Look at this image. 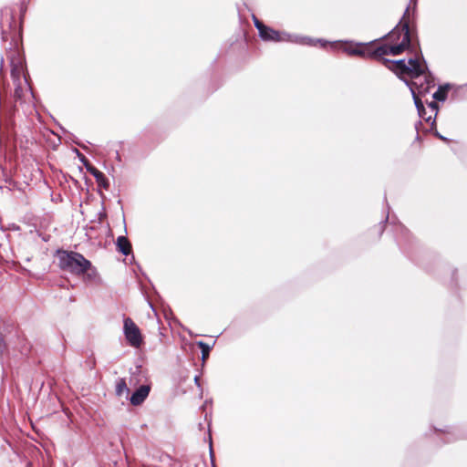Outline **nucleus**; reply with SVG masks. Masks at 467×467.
I'll return each instance as SVG.
<instances>
[{
  "label": "nucleus",
  "instance_id": "24",
  "mask_svg": "<svg viewBox=\"0 0 467 467\" xmlns=\"http://www.w3.org/2000/svg\"><path fill=\"white\" fill-rule=\"evenodd\" d=\"M428 107L435 112V115L438 114V110H439V105L437 104L436 101H431L430 103H428ZM436 118V116H434Z\"/></svg>",
  "mask_w": 467,
  "mask_h": 467
},
{
  "label": "nucleus",
  "instance_id": "5",
  "mask_svg": "<svg viewBox=\"0 0 467 467\" xmlns=\"http://www.w3.org/2000/svg\"><path fill=\"white\" fill-rule=\"evenodd\" d=\"M383 65L391 70L393 73L396 74V76L408 87L410 88L414 85H416L415 81H410L407 79L404 75L407 74L406 68H407V62L404 58L398 59V60H392L389 58H383Z\"/></svg>",
  "mask_w": 467,
  "mask_h": 467
},
{
  "label": "nucleus",
  "instance_id": "11",
  "mask_svg": "<svg viewBox=\"0 0 467 467\" xmlns=\"http://www.w3.org/2000/svg\"><path fill=\"white\" fill-rule=\"evenodd\" d=\"M424 82L420 84L416 82V85L413 86V88L415 89L416 88L418 89V93L420 95L428 94L431 88L435 86L434 78L431 73V76L429 74H424Z\"/></svg>",
  "mask_w": 467,
  "mask_h": 467
},
{
  "label": "nucleus",
  "instance_id": "1",
  "mask_svg": "<svg viewBox=\"0 0 467 467\" xmlns=\"http://www.w3.org/2000/svg\"><path fill=\"white\" fill-rule=\"evenodd\" d=\"M56 254L58 259L57 265L64 272H68L74 275L87 274L88 278H92L97 275V271L92 266L91 262L86 259L80 253L57 249Z\"/></svg>",
  "mask_w": 467,
  "mask_h": 467
},
{
  "label": "nucleus",
  "instance_id": "10",
  "mask_svg": "<svg viewBox=\"0 0 467 467\" xmlns=\"http://www.w3.org/2000/svg\"><path fill=\"white\" fill-rule=\"evenodd\" d=\"M289 37V42L314 47L317 43H320L322 47H325L327 42L323 39H313L308 36H300L296 35L284 34Z\"/></svg>",
  "mask_w": 467,
  "mask_h": 467
},
{
  "label": "nucleus",
  "instance_id": "21",
  "mask_svg": "<svg viewBox=\"0 0 467 467\" xmlns=\"http://www.w3.org/2000/svg\"><path fill=\"white\" fill-rule=\"evenodd\" d=\"M76 152L78 154V157L80 161V162L85 166L86 170L88 171V168H94V166L89 162V161L81 154L78 150H76Z\"/></svg>",
  "mask_w": 467,
  "mask_h": 467
},
{
  "label": "nucleus",
  "instance_id": "14",
  "mask_svg": "<svg viewBox=\"0 0 467 467\" xmlns=\"http://www.w3.org/2000/svg\"><path fill=\"white\" fill-rule=\"evenodd\" d=\"M7 59L10 61L11 66V75L13 77H19L20 69L22 67V61L19 56L17 57H15V52H11L10 55H7Z\"/></svg>",
  "mask_w": 467,
  "mask_h": 467
},
{
  "label": "nucleus",
  "instance_id": "4",
  "mask_svg": "<svg viewBox=\"0 0 467 467\" xmlns=\"http://www.w3.org/2000/svg\"><path fill=\"white\" fill-rule=\"evenodd\" d=\"M123 323V333L126 340L131 347L139 348L142 343L140 328L130 317H125Z\"/></svg>",
  "mask_w": 467,
  "mask_h": 467
},
{
  "label": "nucleus",
  "instance_id": "7",
  "mask_svg": "<svg viewBox=\"0 0 467 467\" xmlns=\"http://www.w3.org/2000/svg\"><path fill=\"white\" fill-rule=\"evenodd\" d=\"M284 34L285 33L275 30L272 27L265 26L263 29H260L259 36L264 41H289V37Z\"/></svg>",
  "mask_w": 467,
  "mask_h": 467
},
{
  "label": "nucleus",
  "instance_id": "17",
  "mask_svg": "<svg viewBox=\"0 0 467 467\" xmlns=\"http://www.w3.org/2000/svg\"><path fill=\"white\" fill-rule=\"evenodd\" d=\"M197 346L201 348V351H202V366H203L205 360L208 358V357L210 355L212 346H209L207 343H205L203 341H198Z\"/></svg>",
  "mask_w": 467,
  "mask_h": 467
},
{
  "label": "nucleus",
  "instance_id": "3",
  "mask_svg": "<svg viewBox=\"0 0 467 467\" xmlns=\"http://www.w3.org/2000/svg\"><path fill=\"white\" fill-rule=\"evenodd\" d=\"M406 72L411 78H418L424 74L431 76V71L420 51L416 54L415 57L409 58Z\"/></svg>",
  "mask_w": 467,
  "mask_h": 467
},
{
  "label": "nucleus",
  "instance_id": "20",
  "mask_svg": "<svg viewBox=\"0 0 467 467\" xmlns=\"http://www.w3.org/2000/svg\"><path fill=\"white\" fill-rule=\"evenodd\" d=\"M5 183L7 185H1L0 188L1 189H4V188H6L9 192L11 191H14V190H20V188L18 187V182L13 181L12 179H5Z\"/></svg>",
  "mask_w": 467,
  "mask_h": 467
},
{
  "label": "nucleus",
  "instance_id": "18",
  "mask_svg": "<svg viewBox=\"0 0 467 467\" xmlns=\"http://www.w3.org/2000/svg\"><path fill=\"white\" fill-rule=\"evenodd\" d=\"M115 391L116 395L118 396H121L124 391L127 393L130 391L129 388L127 387L125 379H119L117 381Z\"/></svg>",
  "mask_w": 467,
  "mask_h": 467
},
{
  "label": "nucleus",
  "instance_id": "16",
  "mask_svg": "<svg viewBox=\"0 0 467 467\" xmlns=\"http://www.w3.org/2000/svg\"><path fill=\"white\" fill-rule=\"evenodd\" d=\"M450 85L446 84L444 86H440L438 89L433 93L432 98L436 101L444 102L447 99V90Z\"/></svg>",
  "mask_w": 467,
  "mask_h": 467
},
{
  "label": "nucleus",
  "instance_id": "28",
  "mask_svg": "<svg viewBox=\"0 0 467 467\" xmlns=\"http://www.w3.org/2000/svg\"><path fill=\"white\" fill-rule=\"evenodd\" d=\"M422 125V122L420 120H419L418 122L415 123V129L416 130L418 131L419 130V128ZM416 139L419 140L420 139V136H419V133L417 132V136H416Z\"/></svg>",
  "mask_w": 467,
  "mask_h": 467
},
{
  "label": "nucleus",
  "instance_id": "6",
  "mask_svg": "<svg viewBox=\"0 0 467 467\" xmlns=\"http://www.w3.org/2000/svg\"><path fill=\"white\" fill-rule=\"evenodd\" d=\"M410 90V93L412 95V99L415 104V107L418 111V115L420 119H423L426 122L431 123V129L433 130V128L436 126L435 117L427 116L426 109L423 105L422 100L420 99V97L416 94L413 86L409 88Z\"/></svg>",
  "mask_w": 467,
  "mask_h": 467
},
{
  "label": "nucleus",
  "instance_id": "22",
  "mask_svg": "<svg viewBox=\"0 0 467 467\" xmlns=\"http://www.w3.org/2000/svg\"><path fill=\"white\" fill-rule=\"evenodd\" d=\"M253 21L255 28L258 30V33L260 32V29H263L265 25L260 21L255 16H253Z\"/></svg>",
  "mask_w": 467,
  "mask_h": 467
},
{
  "label": "nucleus",
  "instance_id": "26",
  "mask_svg": "<svg viewBox=\"0 0 467 467\" xmlns=\"http://www.w3.org/2000/svg\"><path fill=\"white\" fill-rule=\"evenodd\" d=\"M434 136L437 137L438 139H440L441 140H443V141H450V139H448L447 137H444L443 135H441L438 130H435L433 132Z\"/></svg>",
  "mask_w": 467,
  "mask_h": 467
},
{
  "label": "nucleus",
  "instance_id": "32",
  "mask_svg": "<svg viewBox=\"0 0 467 467\" xmlns=\"http://www.w3.org/2000/svg\"><path fill=\"white\" fill-rule=\"evenodd\" d=\"M209 441H210V455H211V458H213L212 437L211 436H209Z\"/></svg>",
  "mask_w": 467,
  "mask_h": 467
},
{
  "label": "nucleus",
  "instance_id": "13",
  "mask_svg": "<svg viewBox=\"0 0 467 467\" xmlns=\"http://www.w3.org/2000/svg\"><path fill=\"white\" fill-rule=\"evenodd\" d=\"M116 246H117L118 252H119L123 255H129L131 253V251H132V247H131L130 242L124 235L119 236L117 238V240H116Z\"/></svg>",
  "mask_w": 467,
  "mask_h": 467
},
{
  "label": "nucleus",
  "instance_id": "19",
  "mask_svg": "<svg viewBox=\"0 0 467 467\" xmlns=\"http://www.w3.org/2000/svg\"><path fill=\"white\" fill-rule=\"evenodd\" d=\"M435 431L446 434V440L444 441V442H451L458 439V437L456 436V433L454 431H451V429L450 430L449 429H445V430L439 429V430H435Z\"/></svg>",
  "mask_w": 467,
  "mask_h": 467
},
{
  "label": "nucleus",
  "instance_id": "29",
  "mask_svg": "<svg viewBox=\"0 0 467 467\" xmlns=\"http://www.w3.org/2000/svg\"><path fill=\"white\" fill-rule=\"evenodd\" d=\"M388 220H389V214L386 216V218H385V220H384V221L380 222V223H379L380 228H381L380 234L382 233V231H383V227H384V225L386 224V223L388 222Z\"/></svg>",
  "mask_w": 467,
  "mask_h": 467
},
{
  "label": "nucleus",
  "instance_id": "30",
  "mask_svg": "<svg viewBox=\"0 0 467 467\" xmlns=\"http://www.w3.org/2000/svg\"><path fill=\"white\" fill-rule=\"evenodd\" d=\"M400 228L401 234L406 237L409 234V231L407 230V228H405L402 225H400Z\"/></svg>",
  "mask_w": 467,
  "mask_h": 467
},
{
  "label": "nucleus",
  "instance_id": "27",
  "mask_svg": "<svg viewBox=\"0 0 467 467\" xmlns=\"http://www.w3.org/2000/svg\"><path fill=\"white\" fill-rule=\"evenodd\" d=\"M344 51L350 56H355L354 51H356V47H345Z\"/></svg>",
  "mask_w": 467,
  "mask_h": 467
},
{
  "label": "nucleus",
  "instance_id": "23",
  "mask_svg": "<svg viewBox=\"0 0 467 467\" xmlns=\"http://www.w3.org/2000/svg\"><path fill=\"white\" fill-rule=\"evenodd\" d=\"M23 88L20 85H17L15 88L14 96L16 99H20L22 97Z\"/></svg>",
  "mask_w": 467,
  "mask_h": 467
},
{
  "label": "nucleus",
  "instance_id": "31",
  "mask_svg": "<svg viewBox=\"0 0 467 467\" xmlns=\"http://www.w3.org/2000/svg\"><path fill=\"white\" fill-rule=\"evenodd\" d=\"M194 383L197 387L201 388V384H200V376L199 375H196L194 377Z\"/></svg>",
  "mask_w": 467,
  "mask_h": 467
},
{
  "label": "nucleus",
  "instance_id": "25",
  "mask_svg": "<svg viewBox=\"0 0 467 467\" xmlns=\"http://www.w3.org/2000/svg\"><path fill=\"white\" fill-rule=\"evenodd\" d=\"M355 56H360V57H368V52H366L365 49L358 47H356V51H354Z\"/></svg>",
  "mask_w": 467,
  "mask_h": 467
},
{
  "label": "nucleus",
  "instance_id": "8",
  "mask_svg": "<svg viewBox=\"0 0 467 467\" xmlns=\"http://www.w3.org/2000/svg\"><path fill=\"white\" fill-rule=\"evenodd\" d=\"M14 336L16 338V341L14 343V348L23 356L28 355L31 351L32 346L25 334L20 329L16 328Z\"/></svg>",
  "mask_w": 467,
  "mask_h": 467
},
{
  "label": "nucleus",
  "instance_id": "33",
  "mask_svg": "<svg viewBox=\"0 0 467 467\" xmlns=\"http://www.w3.org/2000/svg\"><path fill=\"white\" fill-rule=\"evenodd\" d=\"M140 370H141V366H140V365H139V366H137V367H136V371H135L133 374H135V373H140Z\"/></svg>",
  "mask_w": 467,
  "mask_h": 467
},
{
  "label": "nucleus",
  "instance_id": "12",
  "mask_svg": "<svg viewBox=\"0 0 467 467\" xmlns=\"http://www.w3.org/2000/svg\"><path fill=\"white\" fill-rule=\"evenodd\" d=\"M88 171L94 176L99 187H102L105 190H109V181L103 172L99 171L96 167L88 168Z\"/></svg>",
  "mask_w": 467,
  "mask_h": 467
},
{
  "label": "nucleus",
  "instance_id": "34",
  "mask_svg": "<svg viewBox=\"0 0 467 467\" xmlns=\"http://www.w3.org/2000/svg\"><path fill=\"white\" fill-rule=\"evenodd\" d=\"M116 159H117V161H121V159H120V155H119V151H116Z\"/></svg>",
  "mask_w": 467,
  "mask_h": 467
},
{
  "label": "nucleus",
  "instance_id": "2",
  "mask_svg": "<svg viewBox=\"0 0 467 467\" xmlns=\"http://www.w3.org/2000/svg\"><path fill=\"white\" fill-rule=\"evenodd\" d=\"M409 8L410 6H407L399 24L389 34L382 36V38L389 36L391 41H396L402 37L400 43L389 46V55L398 56L403 53L405 50H412L410 22L404 21V18L409 12Z\"/></svg>",
  "mask_w": 467,
  "mask_h": 467
},
{
  "label": "nucleus",
  "instance_id": "9",
  "mask_svg": "<svg viewBox=\"0 0 467 467\" xmlns=\"http://www.w3.org/2000/svg\"><path fill=\"white\" fill-rule=\"evenodd\" d=\"M150 391V384L140 386L130 396V402L133 406H139L144 402Z\"/></svg>",
  "mask_w": 467,
  "mask_h": 467
},
{
  "label": "nucleus",
  "instance_id": "15",
  "mask_svg": "<svg viewBox=\"0 0 467 467\" xmlns=\"http://www.w3.org/2000/svg\"><path fill=\"white\" fill-rule=\"evenodd\" d=\"M389 55V46L388 45H381L378 47H376L374 50L369 51L368 54V57L377 58L383 64V58L384 57Z\"/></svg>",
  "mask_w": 467,
  "mask_h": 467
}]
</instances>
